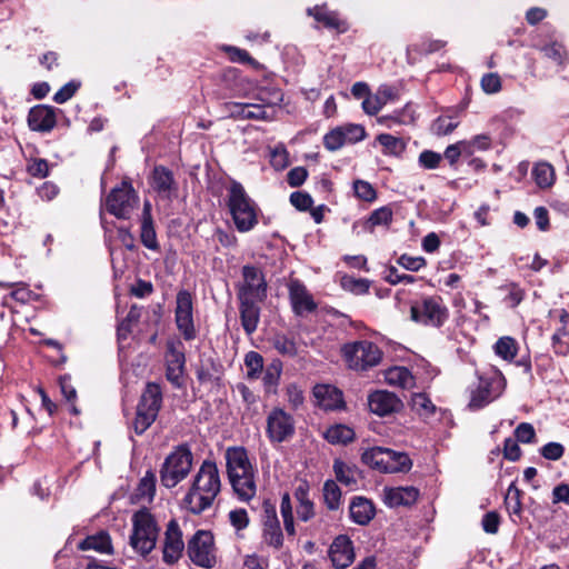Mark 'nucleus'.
<instances>
[{
	"mask_svg": "<svg viewBox=\"0 0 569 569\" xmlns=\"http://www.w3.org/2000/svg\"><path fill=\"white\" fill-rule=\"evenodd\" d=\"M220 492V477L217 465L204 460L198 470L183 502L193 515H200L210 508Z\"/></svg>",
	"mask_w": 569,
	"mask_h": 569,
	"instance_id": "obj_1",
	"label": "nucleus"
},
{
	"mask_svg": "<svg viewBox=\"0 0 569 569\" xmlns=\"http://www.w3.org/2000/svg\"><path fill=\"white\" fill-rule=\"evenodd\" d=\"M227 206L239 232H248L258 224L259 208L243 186L236 180L228 188Z\"/></svg>",
	"mask_w": 569,
	"mask_h": 569,
	"instance_id": "obj_2",
	"label": "nucleus"
},
{
	"mask_svg": "<svg viewBox=\"0 0 569 569\" xmlns=\"http://www.w3.org/2000/svg\"><path fill=\"white\" fill-rule=\"evenodd\" d=\"M159 527L147 509H140L132 516L130 546L142 557L148 556L157 545Z\"/></svg>",
	"mask_w": 569,
	"mask_h": 569,
	"instance_id": "obj_3",
	"label": "nucleus"
},
{
	"mask_svg": "<svg viewBox=\"0 0 569 569\" xmlns=\"http://www.w3.org/2000/svg\"><path fill=\"white\" fill-rule=\"evenodd\" d=\"M162 406V390L160 385L148 382L137 405L133 430L142 435L157 419Z\"/></svg>",
	"mask_w": 569,
	"mask_h": 569,
	"instance_id": "obj_4",
	"label": "nucleus"
},
{
	"mask_svg": "<svg viewBox=\"0 0 569 569\" xmlns=\"http://www.w3.org/2000/svg\"><path fill=\"white\" fill-rule=\"evenodd\" d=\"M361 459L370 467L386 473L407 472L412 467V461L407 453L382 447L366 450Z\"/></svg>",
	"mask_w": 569,
	"mask_h": 569,
	"instance_id": "obj_5",
	"label": "nucleus"
},
{
	"mask_svg": "<svg viewBox=\"0 0 569 569\" xmlns=\"http://www.w3.org/2000/svg\"><path fill=\"white\" fill-rule=\"evenodd\" d=\"M192 467V453L187 446H179L164 460L160 480L166 488H173L182 481Z\"/></svg>",
	"mask_w": 569,
	"mask_h": 569,
	"instance_id": "obj_6",
	"label": "nucleus"
},
{
	"mask_svg": "<svg viewBox=\"0 0 569 569\" xmlns=\"http://www.w3.org/2000/svg\"><path fill=\"white\" fill-rule=\"evenodd\" d=\"M415 322L432 328H440L449 318V310L440 297H425L410 308Z\"/></svg>",
	"mask_w": 569,
	"mask_h": 569,
	"instance_id": "obj_7",
	"label": "nucleus"
},
{
	"mask_svg": "<svg viewBox=\"0 0 569 569\" xmlns=\"http://www.w3.org/2000/svg\"><path fill=\"white\" fill-rule=\"evenodd\" d=\"M342 353L349 368L361 371L377 366L382 357L378 346L368 340L345 345Z\"/></svg>",
	"mask_w": 569,
	"mask_h": 569,
	"instance_id": "obj_8",
	"label": "nucleus"
},
{
	"mask_svg": "<svg viewBox=\"0 0 569 569\" xmlns=\"http://www.w3.org/2000/svg\"><path fill=\"white\" fill-rule=\"evenodd\" d=\"M139 197L127 179L114 187L106 198V209L118 219H129L138 206Z\"/></svg>",
	"mask_w": 569,
	"mask_h": 569,
	"instance_id": "obj_9",
	"label": "nucleus"
},
{
	"mask_svg": "<svg viewBox=\"0 0 569 569\" xmlns=\"http://www.w3.org/2000/svg\"><path fill=\"white\" fill-rule=\"evenodd\" d=\"M187 552L198 567L212 569L217 565L214 539L210 531L198 530L188 541Z\"/></svg>",
	"mask_w": 569,
	"mask_h": 569,
	"instance_id": "obj_10",
	"label": "nucleus"
},
{
	"mask_svg": "<svg viewBox=\"0 0 569 569\" xmlns=\"http://www.w3.org/2000/svg\"><path fill=\"white\" fill-rule=\"evenodd\" d=\"M241 273L242 281L236 284L238 301H264L268 286L263 272L256 266L246 264Z\"/></svg>",
	"mask_w": 569,
	"mask_h": 569,
	"instance_id": "obj_11",
	"label": "nucleus"
},
{
	"mask_svg": "<svg viewBox=\"0 0 569 569\" xmlns=\"http://www.w3.org/2000/svg\"><path fill=\"white\" fill-rule=\"evenodd\" d=\"M502 389L503 381L501 378L479 376L477 381L469 387V408L478 410L486 407L501 395Z\"/></svg>",
	"mask_w": 569,
	"mask_h": 569,
	"instance_id": "obj_12",
	"label": "nucleus"
},
{
	"mask_svg": "<svg viewBox=\"0 0 569 569\" xmlns=\"http://www.w3.org/2000/svg\"><path fill=\"white\" fill-rule=\"evenodd\" d=\"M177 306L174 310V320L178 330L186 341L194 340L197 330L193 322L192 296L187 290H180L177 293Z\"/></svg>",
	"mask_w": 569,
	"mask_h": 569,
	"instance_id": "obj_13",
	"label": "nucleus"
},
{
	"mask_svg": "<svg viewBox=\"0 0 569 569\" xmlns=\"http://www.w3.org/2000/svg\"><path fill=\"white\" fill-rule=\"evenodd\" d=\"M267 436L271 442H283L295 433V421L291 415L281 408H273L267 417Z\"/></svg>",
	"mask_w": 569,
	"mask_h": 569,
	"instance_id": "obj_14",
	"label": "nucleus"
},
{
	"mask_svg": "<svg viewBox=\"0 0 569 569\" xmlns=\"http://www.w3.org/2000/svg\"><path fill=\"white\" fill-rule=\"evenodd\" d=\"M184 549L182 531L176 519H171L164 532L162 560L167 565H174L179 561Z\"/></svg>",
	"mask_w": 569,
	"mask_h": 569,
	"instance_id": "obj_15",
	"label": "nucleus"
},
{
	"mask_svg": "<svg viewBox=\"0 0 569 569\" xmlns=\"http://www.w3.org/2000/svg\"><path fill=\"white\" fill-rule=\"evenodd\" d=\"M368 406L370 412L387 417L398 413L403 409L402 400L393 392L387 390H376L368 396Z\"/></svg>",
	"mask_w": 569,
	"mask_h": 569,
	"instance_id": "obj_16",
	"label": "nucleus"
},
{
	"mask_svg": "<svg viewBox=\"0 0 569 569\" xmlns=\"http://www.w3.org/2000/svg\"><path fill=\"white\" fill-rule=\"evenodd\" d=\"M288 289L292 311L296 316H302L306 312H313L317 309V303L312 296L300 280H291L288 284Z\"/></svg>",
	"mask_w": 569,
	"mask_h": 569,
	"instance_id": "obj_17",
	"label": "nucleus"
},
{
	"mask_svg": "<svg viewBox=\"0 0 569 569\" xmlns=\"http://www.w3.org/2000/svg\"><path fill=\"white\" fill-rule=\"evenodd\" d=\"M184 363V352L177 349L174 342H168L166 355V377L176 388L182 387Z\"/></svg>",
	"mask_w": 569,
	"mask_h": 569,
	"instance_id": "obj_18",
	"label": "nucleus"
},
{
	"mask_svg": "<svg viewBox=\"0 0 569 569\" xmlns=\"http://www.w3.org/2000/svg\"><path fill=\"white\" fill-rule=\"evenodd\" d=\"M329 557L336 569H347L355 560V551L351 539L340 535L332 541Z\"/></svg>",
	"mask_w": 569,
	"mask_h": 569,
	"instance_id": "obj_19",
	"label": "nucleus"
},
{
	"mask_svg": "<svg viewBox=\"0 0 569 569\" xmlns=\"http://www.w3.org/2000/svg\"><path fill=\"white\" fill-rule=\"evenodd\" d=\"M28 124L32 131H51L57 124L54 108L46 104L32 107L28 113Z\"/></svg>",
	"mask_w": 569,
	"mask_h": 569,
	"instance_id": "obj_20",
	"label": "nucleus"
},
{
	"mask_svg": "<svg viewBox=\"0 0 569 569\" xmlns=\"http://www.w3.org/2000/svg\"><path fill=\"white\" fill-rule=\"evenodd\" d=\"M419 497V490L415 487L385 488L383 502L390 508L411 506Z\"/></svg>",
	"mask_w": 569,
	"mask_h": 569,
	"instance_id": "obj_21",
	"label": "nucleus"
},
{
	"mask_svg": "<svg viewBox=\"0 0 569 569\" xmlns=\"http://www.w3.org/2000/svg\"><path fill=\"white\" fill-rule=\"evenodd\" d=\"M239 302L240 321L244 332L251 336L256 332L260 321V305L263 301L242 300Z\"/></svg>",
	"mask_w": 569,
	"mask_h": 569,
	"instance_id": "obj_22",
	"label": "nucleus"
},
{
	"mask_svg": "<svg viewBox=\"0 0 569 569\" xmlns=\"http://www.w3.org/2000/svg\"><path fill=\"white\" fill-rule=\"evenodd\" d=\"M350 519L359 525L367 526L376 516V508L371 500L357 496L349 505Z\"/></svg>",
	"mask_w": 569,
	"mask_h": 569,
	"instance_id": "obj_23",
	"label": "nucleus"
},
{
	"mask_svg": "<svg viewBox=\"0 0 569 569\" xmlns=\"http://www.w3.org/2000/svg\"><path fill=\"white\" fill-rule=\"evenodd\" d=\"M228 476L232 477L253 471L247 451L242 447L228 448L226 452Z\"/></svg>",
	"mask_w": 569,
	"mask_h": 569,
	"instance_id": "obj_24",
	"label": "nucleus"
},
{
	"mask_svg": "<svg viewBox=\"0 0 569 569\" xmlns=\"http://www.w3.org/2000/svg\"><path fill=\"white\" fill-rule=\"evenodd\" d=\"M232 489L237 498L243 502H249L254 498L257 493V485L254 481L253 471L244 475H238L229 477Z\"/></svg>",
	"mask_w": 569,
	"mask_h": 569,
	"instance_id": "obj_25",
	"label": "nucleus"
},
{
	"mask_svg": "<svg viewBox=\"0 0 569 569\" xmlns=\"http://www.w3.org/2000/svg\"><path fill=\"white\" fill-rule=\"evenodd\" d=\"M307 14L327 29L337 30L338 32H345L347 30L346 22L339 18L337 12L329 11L326 4L308 8Z\"/></svg>",
	"mask_w": 569,
	"mask_h": 569,
	"instance_id": "obj_26",
	"label": "nucleus"
},
{
	"mask_svg": "<svg viewBox=\"0 0 569 569\" xmlns=\"http://www.w3.org/2000/svg\"><path fill=\"white\" fill-rule=\"evenodd\" d=\"M313 396L319 407L325 410H336L343 406L342 392L329 385H318L313 388Z\"/></svg>",
	"mask_w": 569,
	"mask_h": 569,
	"instance_id": "obj_27",
	"label": "nucleus"
},
{
	"mask_svg": "<svg viewBox=\"0 0 569 569\" xmlns=\"http://www.w3.org/2000/svg\"><path fill=\"white\" fill-rule=\"evenodd\" d=\"M152 187L162 197L170 198L177 190L172 171L163 166H157L152 172Z\"/></svg>",
	"mask_w": 569,
	"mask_h": 569,
	"instance_id": "obj_28",
	"label": "nucleus"
},
{
	"mask_svg": "<svg viewBox=\"0 0 569 569\" xmlns=\"http://www.w3.org/2000/svg\"><path fill=\"white\" fill-rule=\"evenodd\" d=\"M325 439L331 445H348L355 440V430L346 425L330 426L323 433Z\"/></svg>",
	"mask_w": 569,
	"mask_h": 569,
	"instance_id": "obj_29",
	"label": "nucleus"
},
{
	"mask_svg": "<svg viewBox=\"0 0 569 569\" xmlns=\"http://www.w3.org/2000/svg\"><path fill=\"white\" fill-rule=\"evenodd\" d=\"M332 469L336 479L345 486L357 485L358 468L355 465H348L341 459H335Z\"/></svg>",
	"mask_w": 569,
	"mask_h": 569,
	"instance_id": "obj_30",
	"label": "nucleus"
},
{
	"mask_svg": "<svg viewBox=\"0 0 569 569\" xmlns=\"http://www.w3.org/2000/svg\"><path fill=\"white\" fill-rule=\"evenodd\" d=\"M81 550H96L101 553H110L112 551L111 539L107 532H99L94 536L87 537L80 542Z\"/></svg>",
	"mask_w": 569,
	"mask_h": 569,
	"instance_id": "obj_31",
	"label": "nucleus"
},
{
	"mask_svg": "<svg viewBox=\"0 0 569 569\" xmlns=\"http://www.w3.org/2000/svg\"><path fill=\"white\" fill-rule=\"evenodd\" d=\"M386 381L391 386L410 388L413 385V376L406 367H393L386 372Z\"/></svg>",
	"mask_w": 569,
	"mask_h": 569,
	"instance_id": "obj_32",
	"label": "nucleus"
},
{
	"mask_svg": "<svg viewBox=\"0 0 569 569\" xmlns=\"http://www.w3.org/2000/svg\"><path fill=\"white\" fill-rule=\"evenodd\" d=\"M411 408L423 419H429L437 410L431 399L425 392H417L412 395Z\"/></svg>",
	"mask_w": 569,
	"mask_h": 569,
	"instance_id": "obj_33",
	"label": "nucleus"
},
{
	"mask_svg": "<svg viewBox=\"0 0 569 569\" xmlns=\"http://www.w3.org/2000/svg\"><path fill=\"white\" fill-rule=\"evenodd\" d=\"M532 178L538 187L542 189L551 187L555 182L553 167L548 162H539L535 164L532 169Z\"/></svg>",
	"mask_w": 569,
	"mask_h": 569,
	"instance_id": "obj_34",
	"label": "nucleus"
},
{
	"mask_svg": "<svg viewBox=\"0 0 569 569\" xmlns=\"http://www.w3.org/2000/svg\"><path fill=\"white\" fill-rule=\"evenodd\" d=\"M377 141L383 148L382 152L387 156H400L406 150V143L401 138L389 133H380Z\"/></svg>",
	"mask_w": 569,
	"mask_h": 569,
	"instance_id": "obj_35",
	"label": "nucleus"
},
{
	"mask_svg": "<svg viewBox=\"0 0 569 569\" xmlns=\"http://www.w3.org/2000/svg\"><path fill=\"white\" fill-rule=\"evenodd\" d=\"M323 502L329 510L336 511L341 505V489L336 481L329 479L323 483Z\"/></svg>",
	"mask_w": 569,
	"mask_h": 569,
	"instance_id": "obj_36",
	"label": "nucleus"
},
{
	"mask_svg": "<svg viewBox=\"0 0 569 569\" xmlns=\"http://www.w3.org/2000/svg\"><path fill=\"white\" fill-rule=\"evenodd\" d=\"M220 369L221 366L210 358L206 362L202 361L199 368L197 369V379L201 383L218 381Z\"/></svg>",
	"mask_w": 569,
	"mask_h": 569,
	"instance_id": "obj_37",
	"label": "nucleus"
},
{
	"mask_svg": "<svg viewBox=\"0 0 569 569\" xmlns=\"http://www.w3.org/2000/svg\"><path fill=\"white\" fill-rule=\"evenodd\" d=\"M141 317V308L137 305L130 307L127 317L119 323L117 333L119 340H124L132 331L133 325L138 323Z\"/></svg>",
	"mask_w": 569,
	"mask_h": 569,
	"instance_id": "obj_38",
	"label": "nucleus"
},
{
	"mask_svg": "<svg viewBox=\"0 0 569 569\" xmlns=\"http://www.w3.org/2000/svg\"><path fill=\"white\" fill-rule=\"evenodd\" d=\"M280 513L283 519V526H284L286 532L288 533V536H295L296 528H295L293 510H292V505H291V498L288 492H284L281 496Z\"/></svg>",
	"mask_w": 569,
	"mask_h": 569,
	"instance_id": "obj_39",
	"label": "nucleus"
},
{
	"mask_svg": "<svg viewBox=\"0 0 569 569\" xmlns=\"http://www.w3.org/2000/svg\"><path fill=\"white\" fill-rule=\"evenodd\" d=\"M522 491L512 482L506 493L505 505L510 515L520 517L522 513L521 503Z\"/></svg>",
	"mask_w": 569,
	"mask_h": 569,
	"instance_id": "obj_40",
	"label": "nucleus"
},
{
	"mask_svg": "<svg viewBox=\"0 0 569 569\" xmlns=\"http://www.w3.org/2000/svg\"><path fill=\"white\" fill-rule=\"evenodd\" d=\"M262 539L269 547L280 549L283 546V533L280 522L262 526Z\"/></svg>",
	"mask_w": 569,
	"mask_h": 569,
	"instance_id": "obj_41",
	"label": "nucleus"
},
{
	"mask_svg": "<svg viewBox=\"0 0 569 569\" xmlns=\"http://www.w3.org/2000/svg\"><path fill=\"white\" fill-rule=\"evenodd\" d=\"M517 349V341L511 337L499 338L495 345L496 353L509 361L516 357Z\"/></svg>",
	"mask_w": 569,
	"mask_h": 569,
	"instance_id": "obj_42",
	"label": "nucleus"
},
{
	"mask_svg": "<svg viewBox=\"0 0 569 569\" xmlns=\"http://www.w3.org/2000/svg\"><path fill=\"white\" fill-rule=\"evenodd\" d=\"M392 221V210L388 206L380 207L371 212L367 220L370 229L377 226H389Z\"/></svg>",
	"mask_w": 569,
	"mask_h": 569,
	"instance_id": "obj_43",
	"label": "nucleus"
},
{
	"mask_svg": "<svg viewBox=\"0 0 569 569\" xmlns=\"http://www.w3.org/2000/svg\"><path fill=\"white\" fill-rule=\"evenodd\" d=\"M140 240L146 248L153 251L159 250L153 221L141 222Z\"/></svg>",
	"mask_w": 569,
	"mask_h": 569,
	"instance_id": "obj_44",
	"label": "nucleus"
},
{
	"mask_svg": "<svg viewBox=\"0 0 569 569\" xmlns=\"http://www.w3.org/2000/svg\"><path fill=\"white\" fill-rule=\"evenodd\" d=\"M341 286L343 289L355 295H363L368 292L370 288V281L367 279H357L355 277L345 276L341 279Z\"/></svg>",
	"mask_w": 569,
	"mask_h": 569,
	"instance_id": "obj_45",
	"label": "nucleus"
},
{
	"mask_svg": "<svg viewBox=\"0 0 569 569\" xmlns=\"http://www.w3.org/2000/svg\"><path fill=\"white\" fill-rule=\"evenodd\" d=\"M272 345L274 349L282 356L295 357L297 355L296 342L284 335L274 336L272 339Z\"/></svg>",
	"mask_w": 569,
	"mask_h": 569,
	"instance_id": "obj_46",
	"label": "nucleus"
},
{
	"mask_svg": "<svg viewBox=\"0 0 569 569\" xmlns=\"http://www.w3.org/2000/svg\"><path fill=\"white\" fill-rule=\"evenodd\" d=\"M343 134L345 143H357L366 138L365 127L361 124L348 123L339 127Z\"/></svg>",
	"mask_w": 569,
	"mask_h": 569,
	"instance_id": "obj_47",
	"label": "nucleus"
},
{
	"mask_svg": "<svg viewBox=\"0 0 569 569\" xmlns=\"http://www.w3.org/2000/svg\"><path fill=\"white\" fill-rule=\"evenodd\" d=\"M244 365L248 368L247 377L254 379L263 368V358L256 351H249L244 357Z\"/></svg>",
	"mask_w": 569,
	"mask_h": 569,
	"instance_id": "obj_48",
	"label": "nucleus"
},
{
	"mask_svg": "<svg viewBox=\"0 0 569 569\" xmlns=\"http://www.w3.org/2000/svg\"><path fill=\"white\" fill-rule=\"evenodd\" d=\"M343 134L339 127L330 130L323 137V146L329 151H337L345 146Z\"/></svg>",
	"mask_w": 569,
	"mask_h": 569,
	"instance_id": "obj_49",
	"label": "nucleus"
},
{
	"mask_svg": "<svg viewBox=\"0 0 569 569\" xmlns=\"http://www.w3.org/2000/svg\"><path fill=\"white\" fill-rule=\"evenodd\" d=\"M355 194L367 202H372L377 198V192L371 183L365 180H356L353 182Z\"/></svg>",
	"mask_w": 569,
	"mask_h": 569,
	"instance_id": "obj_50",
	"label": "nucleus"
},
{
	"mask_svg": "<svg viewBox=\"0 0 569 569\" xmlns=\"http://www.w3.org/2000/svg\"><path fill=\"white\" fill-rule=\"evenodd\" d=\"M156 492V476L151 471H147L146 476L140 480L138 486V495L152 499Z\"/></svg>",
	"mask_w": 569,
	"mask_h": 569,
	"instance_id": "obj_51",
	"label": "nucleus"
},
{
	"mask_svg": "<svg viewBox=\"0 0 569 569\" xmlns=\"http://www.w3.org/2000/svg\"><path fill=\"white\" fill-rule=\"evenodd\" d=\"M458 127V121L450 117H438L433 124L432 130L437 136H446L451 133Z\"/></svg>",
	"mask_w": 569,
	"mask_h": 569,
	"instance_id": "obj_52",
	"label": "nucleus"
},
{
	"mask_svg": "<svg viewBox=\"0 0 569 569\" xmlns=\"http://www.w3.org/2000/svg\"><path fill=\"white\" fill-rule=\"evenodd\" d=\"M515 437L518 442L531 443L535 441L536 431L531 423L521 422L515 429Z\"/></svg>",
	"mask_w": 569,
	"mask_h": 569,
	"instance_id": "obj_53",
	"label": "nucleus"
},
{
	"mask_svg": "<svg viewBox=\"0 0 569 569\" xmlns=\"http://www.w3.org/2000/svg\"><path fill=\"white\" fill-rule=\"evenodd\" d=\"M223 50L229 54V58L232 62H239L243 64H253L256 62L249 52L243 49L232 46H224Z\"/></svg>",
	"mask_w": 569,
	"mask_h": 569,
	"instance_id": "obj_54",
	"label": "nucleus"
},
{
	"mask_svg": "<svg viewBox=\"0 0 569 569\" xmlns=\"http://www.w3.org/2000/svg\"><path fill=\"white\" fill-rule=\"evenodd\" d=\"M481 88L486 93L493 94L501 90V79L498 73H486L481 78Z\"/></svg>",
	"mask_w": 569,
	"mask_h": 569,
	"instance_id": "obj_55",
	"label": "nucleus"
},
{
	"mask_svg": "<svg viewBox=\"0 0 569 569\" xmlns=\"http://www.w3.org/2000/svg\"><path fill=\"white\" fill-rule=\"evenodd\" d=\"M442 156L431 150H425L419 154V164L425 169H436L439 167Z\"/></svg>",
	"mask_w": 569,
	"mask_h": 569,
	"instance_id": "obj_56",
	"label": "nucleus"
},
{
	"mask_svg": "<svg viewBox=\"0 0 569 569\" xmlns=\"http://www.w3.org/2000/svg\"><path fill=\"white\" fill-rule=\"evenodd\" d=\"M280 522L277 515L276 505L271 500L266 499L262 502L261 523L262 526Z\"/></svg>",
	"mask_w": 569,
	"mask_h": 569,
	"instance_id": "obj_57",
	"label": "nucleus"
},
{
	"mask_svg": "<svg viewBox=\"0 0 569 569\" xmlns=\"http://www.w3.org/2000/svg\"><path fill=\"white\" fill-rule=\"evenodd\" d=\"M385 280L390 284H399V283H413L415 277L407 273H399L396 267H389L386 271Z\"/></svg>",
	"mask_w": 569,
	"mask_h": 569,
	"instance_id": "obj_58",
	"label": "nucleus"
},
{
	"mask_svg": "<svg viewBox=\"0 0 569 569\" xmlns=\"http://www.w3.org/2000/svg\"><path fill=\"white\" fill-rule=\"evenodd\" d=\"M27 171L36 178H46L49 174V164L46 159H32L28 166Z\"/></svg>",
	"mask_w": 569,
	"mask_h": 569,
	"instance_id": "obj_59",
	"label": "nucleus"
},
{
	"mask_svg": "<svg viewBox=\"0 0 569 569\" xmlns=\"http://www.w3.org/2000/svg\"><path fill=\"white\" fill-rule=\"evenodd\" d=\"M500 516L497 511H489L483 515L481 520L482 529L486 533L495 535L499 530Z\"/></svg>",
	"mask_w": 569,
	"mask_h": 569,
	"instance_id": "obj_60",
	"label": "nucleus"
},
{
	"mask_svg": "<svg viewBox=\"0 0 569 569\" xmlns=\"http://www.w3.org/2000/svg\"><path fill=\"white\" fill-rule=\"evenodd\" d=\"M229 521L238 531L243 530L249 525V517L246 509L239 508L229 512Z\"/></svg>",
	"mask_w": 569,
	"mask_h": 569,
	"instance_id": "obj_61",
	"label": "nucleus"
},
{
	"mask_svg": "<svg viewBox=\"0 0 569 569\" xmlns=\"http://www.w3.org/2000/svg\"><path fill=\"white\" fill-rule=\"evenodd\" d=\"M78 88L79 84L73 81L66 83L54 93L53 101L59 104L67 102L73 97Z\"/></svg>",
	"mask_w": 569,
	"mask_h": 569,
	"instance_id": "obj_62",
	"label": "nucleus"
},
{
	"mask_svg": "<svg viewBox=\"0 0 569 569\" xmlns=\"http://www.w3.org/2000/svg\"><path fill=\"white\" fill-rule=\"evenodd\" d=\"M291 204L300 211L311 208L313 200L309 193L296 191L290 194Z\"/></svg>",
	"mask_w": 569,
	"mask_h": 569,
	"instance_id": "obj_63",
	"label": "nucleus"
},
{
	"mask_svg": "<svg viewBox=\"0 0 569 569\" xmlns=\"http://www.w3.org/2000/svg\"><path fill=\"white\" fill-rule=\"evenodd\" d=\"M308 177V170L305 167H295L287 174V182L290 187H300Z\"/></svg>",
	"mask_w": 569,
	"mask_h": 569,
	"instance_id": "obj_64",
	"label": "nucleus"
}]
</instances>
